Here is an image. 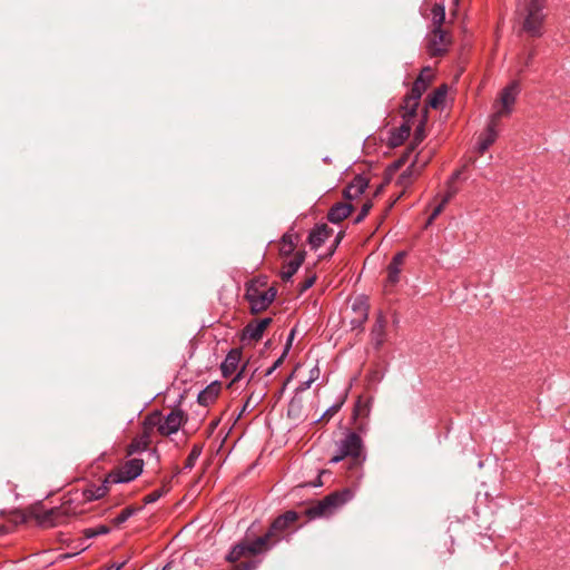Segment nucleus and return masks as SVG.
<instances>
[{
  "instance_id": "nucleus-1",
  "label": "nucleus",
  "mask_w": 570,
  "mask_h": 570,
  "mask_svg": "<svg viewBox=\"0 0 570 570\" xmlns=\"http://www.w3.org/2000/svg\"><path fill=\"white\" fill-rule=\"evenodd\" d=\"M287 527L288 523H285V519L281 518L279 515L277 519L274 520L269 531L265 535L258 537L253 541H243L233 547V549L227 556L228 561L235 562L245 556L257 554L268 550L273 546V542H271L272 538L277 532L284 531Z\"/></svg>"
},
{
  "instance_id": "nucleus-2",
  "label": "nucleus",
  "mask_w": 570,
  "mask_h": 570,
  "mask_svg": "<svg viewBox=\"0 0 570 570\" xmlns=\"http://www.w3.org/2000/svg\"><path fill=\"white\" fill-rule=\"evenodd\" d=\"M546 2L547 0H519V4L523 6L522 29L531 37H540L543 33Z\"/></svg>"
},
{
  "instance_id": "nucleus-3",
  "label": "nucleus",
  "mask_w": 570,
  "mask_h": 570,
  "mask_svg": "<svg viewBox=\"0 0 570 570\" xmlns=\"http://www.w3.org/2000/svg\"><path fill=\"white\" fill-rule=\"evenodd\" d=\"M336 454L330 460L338 463L345 458H351L353 464L358 466L365 461L364 446L361 436L355 432H348L336 443Z\"/></svg>"
},
{
  "instance_id": "nucleus-4",
  "label": "nucleus",
  "mask_w": 570,
  "mask_h": 570,
  "mask_svg": "<svg viewBox=\"0 0 570 570\" xmlns=\"http://www.w3.org/2000/svg\"><path fill=\"white\" fill-rule=\"evenodd\" d=\"M265 286L266 282L262 279L252 281L246 286L245 297L248 301L253 313L265 311L276 297V288H264Z\"/></svg>"
},
{
  "instance_id": "nucleus-5",
  "label": "nucleus",
  "mask_w": 570,
  "mask_h": 570,
  "mask_svg": "<svg viewBox=\"0 0 570 570\" xmlns=\"http://www.w3.org/2000/svg\"><path fill=\"white\" fill-rule=\"evenodd\" d=\"M352 497L353 494L348 489L331 493L309 508L308 513L313 518L330 517L348 502Z\"/></svg>"
},
{
  "instance_id": "nucleus-6",
  "label": "nucleus",
  "mask_w": 570,
  "mask_h": 570,
  "mask_svg": "<svg viewBox=\"0 0 570 570\" xmlns=\"http://www.w3.org/2000/svg\"><path fill=\"white\" fill-rule=\"evenodd\" d=\"M185 421V414L181 410H173L168 415L161 417L159 413L150 414L146 419V424L157 425L163 435L176 433Z\"/></svg>"
},
{
  "instance_id": "nucleus-7",
  "label": "nucleus",
  "mask_w": 570,
  "mask_h": 570,
  "mask_svg": "<svg viewBox=\"0 0 570 570\" xmlns=\"http://www.w3.org/2000/svg\"><path fill=\"white\" fill-rule=\"evenodd\" d=\"M520 94V85L518 81L510 82L502 89L499 97V105L495 106V111L491 115L494 119H501L511 114L513 105Z\"/></svg>"
},
{
  "instance_id": "nucleus-8",
  "label": "nucleus",
  "mask_w": 570,
  "mask_h": 570,
  "mask_svg": "<svg viewBox=\"0 0 570 570\" xmlns=\"http://www.w3.org/2000/svg\"><path fill=\"white\" fill-rule=\"evenodd\" d=\"M144 468L141 459H131L127 461L119 471L109 475L112 483H127L138 478Z\"/></svg>"
},
{
  "instance_id": "nucleus-9",
  "label": "nucleus",
  "mask_w": 570,
  "mask_h": 570,
  "mask_svg": "<svg viewBox=\"0 0 570 570\" xmlns=\"http://www.w3.org/2000/svg\"><path fill=\"white\" fill-rule=\"evenodd\" d=\"M429 80L423 79V73H420L415 82L413 83L410 95L405 98V115L414 116L419 100L422 94L426 90Z\"/></svg>"
},
{
  "instance_id": "nucleus-10",
  "label": "nucleus",
  "mask_w": 570,
  "mask_h": 570,
  "mask_svg": "<svg viewBox=\"0 0 570 570\" xmlns=\"http://www.w3.org/2000/svg\"><path fill=\"white\" fill-rule=\"evenodd\" d=\"M499 122L500 119H494V117L490 116L485 130L479 136L476 149L480 154L485 153L497 140L499 136Z\"/></svg>"
},
{
  "instance_id": "nucleus-11",
  "label": "nucleus",
  "mask_w": 570,
  "mask_h": 570,
  "mask_svg": "<svg viewBox=\"0 0 570 570\" xmlns=\"http://www.w3.org/2000/svg\"><path fill=\"white\" fill-rule=\"evenodd\" d=\"M450 40L442 28H434L430 35L428 50L431 56H440L448 49Z\"/></svg>"
},
{
  "instance_id": "nucleus-12",
  "label": "nucleus",
  "mask_w": 570,
  "mask_h": 570,
  "mask_svg": "<svg viewBox=\"0 0 570 570\" xmlns=\"http://www.w3.org/2000/svg\"><path fill=\"white\" fill-rule=\"evenodd\" d=\"M387 321L382 312L377 314L376 321L371 331L372 342L375 348H380L385 342V330H386Z\"/></svg>"
},
{
  "instance_id": "nucleus-13",
  "label": "nucleus",
  "mask_w": 570,
  "mask_h": 570,
  "mask_svg": "<svg viewBox=\"0 0 570 570\" xmlns=\"http://www.w3.org/2000/svg\"><path fill=\"white\" fill-rule=\"evenodd\" d=\"M242 352L237 348L230 350L220 365L222 374L224 377L233 375L239 365Z\"/></svg>"
},
{
  "instance_id": "nucleus-14",
  "label": "nucleus",
  "mask_w": 570,
  "mask_h": 570,
  "mask_svg": "<svg viewBox=\"0 0 570 570\" xmlns=\"http://www.w3.org/2000/svg\"><path fill=\"white\" fill-rule=\"evenodd\" d=\"M368 185V180L364 176H356L345 188L344 196L347 199H355L362 195Z\"/></svg>"
},
{
  "instance_id": "nucleus-15",
  "label": "nucleus",
  "mask_w": 570,
  "mask_h": 570,
  "mask_svg": "<svg viewBox=\"0 0 570 570\" xmlns=\"http://www.w3.org/2000/svg\"><path fill=\"white\" fill-rule=\"evenodd\" d=\"M287 416L294 421H303L305 419L304 413V400L298 393H294L287 407Z\"/></svg>"
},
{
  "instance_id": "nucleus-16",
  "label": "nucleus",
  "mask_w": 570,
  "mask_h": 570,
  "mask_svg": "<svg viewBox=\"0 0 570 570\" xmlns=\"http://www.w3.org/2000/svg\"><path fill=\"white\" fill-rule=\"evenodd\" d=\"M353 210V206L346 203L335 204L327 214V219L331 223L337 224L350 216Z\"/></svg>"
},
{
  "instance_id": "nucleus-17",
  "label": "nucleus",
  "mask_w": 570,
  "mask_h": 570,
  "mask_svg": "<svg viewBox=\"0 0 570 570\" xmlns=\"http://www.w3.org/2000/svg\"><path fill=\"white\" fill-rule=\"evenodd\" d=\"M428 161L429 158L421 160V155H416L411 166L407 169H405L400 176L399 184L402 186H406L407 184H410L412 176L419 174V170L423 168L428 164Z\"/></svg>"
},
{
  "instance_id": "nucleus-18",
  "label": "nucleus",
  "mask_w": 570,
  "mask_h": 570,
  "mask_svg": "<svg viewBox=\"0 0 570 570\" xmlns=\"http://www.w3.org/2000/svg\"><path fill=\"white\" fill-rule=\"evenodd\" d=\"M405 256H406L405 252H399L392 258V262L390 263V265L387 267V281L392 285L399 282L401 266L405 259Z\"/></svg>"
},
{
  "instance_id": "nucleus-19",
  "label": "nucleus",
  "mask_w": 570,
  "mask_h": 570,
  "mask_svg": "<svg viewBox=\"0 0 570 570\" xmlns=\"http://www.w3.org/2000/svg\"><path fill=\"white\" fill-rule=\"evenodd\" d=\"M111 480L108 478L100 484H91L83 491V497L88 501L99 500L105 497L109 490L108 484Z\"/></svg>"
},
{
  "instance_id": "nucleus-20",
  "label": "nucleus",
  "mask_w": 570,
  "mask_h": 570,
  "mask_svg": "<svg viewBox=\"0 0 570 570\" xmlns=\"http://www.w3.org/2000/svg\"><path fill=\"white\" fill-rule=\"evenodd\" d=\"M330 232L326 225L316 226L308 236V243L312 248L317 249L321 247L325 240L328 238Z\"/></svg>"
},
{
  "instance_id": "nucleus-21",
  "label": "nucleus",
  "mask_w": 570,
  "mask_h": 570,
  "mask_svg": "<svg viewBox=\"0 0 570 570\" xmlns=\"http://www.w3.org/2000/svg\"><path fill=\"white\" fill-rule=\"evenodd\" d=\"M304 262V254L298 253L296 257L288 263L285 264L281 272V277L283 281L287 282L289 281L293 275L298 271V268L302 266Z\"/></svg>"
},
{
  "instance_id": "nucleus-22",
  "label": "nucleus",
  "mask_w": 570,
  "mask_h": 570,
  "mask_svg": "<svg viewBox=\"0 0 570 570\" xmlns=\"http://www.w3.org/2000/svg\"><path fill=\"white\" fill-rule=\"evenodd\" d=\"M352 311L357 316L358 323H365L368 317V304L364 296H358L352 304Z\"/></svg>"
},
{
  "instance_id": "nucleus-23",
  "label": "nucleus",
  "mask_w": 570,
  "mask_h": 570,
  "mask_svg": "<svg viewBox=\"0 0 570 570\" xmlns=\"http://www.w3.org/2000/svg\"><path fill=\"white\" fill-rule=\"evenodd\" d=\"M219 390H220V386L216 382L208 385L205 390H203L198 394L197 400H198L199 404H202V405L210 404L217 397Z\"/></svg>"
},
{
  "instance_id": "nucleus-24",
  "label": "nucleus",
  "mask_w": 570,
  "mask_h": 570,
  "mask_svg": "<svg viewBox=\"0 0 570 570\" xmlns=\"http://www.w3.org/2000/svg\"><path fill=\"white\" fill-rule=\"evenodd\" d=\"M263 334L264 333H263L262 328L258 326V324L256 322H249L244 328L243 338L258 341L263 336Z\"/></svg>"
},
{
  "instance_id": "nucleus-25",
  "label": "nucleus",
  "mask_w": 570,
  "mask_h": 570,
  "mask_svg": "<svg viewBox=\"0 0 570 570\" xmlns=\"http://www.w3.org/2000/svg\"><path fill=\"white\" fill-rule=\"evenodd\" d=\"M410 126L407 124H403L400 126V128L394 131L391 136V144L393 146L401 145L410 135Z\"/></svg>"
},
{
  "instance_id": "nucleus-26",
  "label": "nucleus",
  "mask_w": 570,
  "mask_h": 570,
  "mask_svg": "<svg viewBox=\"0 0 570 570\" xmlns=\"http://www.w3.org/2000/svg\"><path fill=\"white\" fill-rule=\"evenodd\" d=\"M295 239H296V236L294 234L286 233L285 235H283L282 247H281L282 255L287 256L294 252Z\"/></svg>"
},
{
  "instance_id": "nucleus-27",
  "label": "nucleus",
  "mask_w": 570,
  "mask_h": 570,
  "mask_svg": "<svg viewBox=\"0 0 570 570\" xmlns=\"http://www.w3.org/2000/svg\"><path fill=\"white\" fill-rule=\"evenodd\" d=\"M432 20L434 28H441L445 20V9L441 3H435L432 8Z\"/></svg>"
},
{
  "instance_id": "nucleus-28",
  "label": "nucleus",
  "mask_w": 570,
  "mask_h": 570,
  "mask_svg": "<svg viewBox=\"0 0 570 570\" xmlns=\"http://www.w3.org/2000/svg\"><path fill=\"white\" fill-rule=\"evenodd\" d=\"M139 510L140 508L127 507L112 520V523L115 525H120L124 522H126L130 517L136 514Z\"/></svg>"
},
{
  "instance_id": "nucleus-29",
  "label": "nucleus",
  "mask_w": 570,
  "mask_h": 570,
  "mask_svg": "<svg viewBox=\"0 0 570 570\" xmlns=\"http://www.w3.org/2000/svg\"><path fill=\"white\" fill-rule=\"evenodd\" d=\"M446 91L445 86L438 88L430 98V106L432 108H438L444 101Z\"/></svg>"
},
{
  "instance_id": "nucleus-30",
  "label": "nucleus",
  "mask_w": 570,
  "mask_h": 570,
  "mask_svg": "<svg viewBox=\"0 0 570 570\" xmlns=\"http://www.w3.org/2000/svg\"><path fill=\"white\" fill-rule=\"evenodd\" d=\"M294 335H295V330H292L291 333H289V336L287 338V343H286V346H285V350H284L283 354L275 361L273 366L267 371V374H271L273 371H275L283 363L284 358L286 357V355L288 353V350L291 348Z\"/></svg>"
},
{
  "instance_id": "nucleus-31",
  "label": "nucleus",
  "mask_w": 570,
  "mask_h": 570,
  "mask_svg": "<svg viewBox=\"0 0 570 570\" xmlns=\"http://www.w3.org/2000/svg\"><path fill=\"white\" fill-rule=\"evenodd\" d=\"M147 440L145 438L142 439H139V440H135L134 442H131V444L129 445V451L128 453L129 454H132L135 452H139V451H144L146 448H147Z\"/></svg>"
},
{
  "instance_id": "nucleus-32",
  "label": "nucleus",
  "mask_w": 570,
  "mask_h": 570,
  "mask_svg": "<svg viewBox=\"0 0 570 570\" xmlns=\"http://www.w3.org/2000/svg\"><path fill=\"white\" fill-rule=\"evenodd\" d=\"M371 208H372V202L368 200V202L364 203L358 215L355 218V223L356 224L361 223L367 216Z\"/></svg>"
},
{
  "instance_id": "nucleus-33",
  "label": "nucleus",
  "mask_w": 570,
  "mask_h": 570,
  "mask_svg": "<svg viewBox=\"0 0 570 570\" xmlns=\"http://www.w3.org/2000/svg\"><path fill=\"white\" fill-rule=\"evenodd\" d=\"M199 455H200V449L194 448L187 458L185 468L191 469L195 464V461L198 459Z\"/></svg>"
},
{
  "instance_id": "nucleus-34",
  "label": "nucleus",
  "mask_w": 570,
  "mask_h": 570,
  "mask_svg": "<svg viewBox=\"0 0 570 570\" xmlns=\"http://www.w3.org/2000/svg\"><path fill=\"white\" fill-rule=\"evenodd\" d=\"M164 493H165L164 490H155L145 497L144 502L146 504L154 503V502L158 501L163 497Z\"/></svg>"
},
{
  "instance_id": "nucleus-35",
  "label": "nucleus",
  "mask_w": 570,
  "mask_h": 570,
  "mask_svg": "<svg viewBox=\"0 0 570 570\" xmlns=\"http://www.w3.org/2000/svg\"><path fill=\"white\" fill-rule=\"evenodd\" d=\"M458 193V188L454 186V184L452 183H448V186H446V193L445 195L443 196L442 200L444 203H449L450 199Z\"/></svg>"
},
{
  "instance_id": "nucleus-36",
  "label": "nucleus",
  "mask_w": 570,
  "mask_h": 570,
  "mask_svg": "<svg viewBox=\"0 0 570 570\" xmlns=\"http://www.w3.org/2000/svg\"><path fill=\"white\" fill-rule=\"evenodd\" d=\"M314 382V377H308L305 382H302L295 390V393L302 395L303 392L311 387V384Z\"/></svg>"
},
{
  "instance_id": "nucleus-37",
  "label": "nucleus",
  "mask_w": 570,
  "mask_h": 570,
  "mask_svg": "<svg viewBox=\"0 0 570 570\" xmlns=\"http://www.w3.org/2000/svg\"><path fill=\"white\" fill-rule=\"evenodd\" d=\"M446 203H444L443 200H441V203L433 209L430 218H429V223H431L432 220H434L443 210V208L445 207Z\"/></svg>"
},
{
  "instance_id": "nucleus-38",
  "label": "nucleus",
  "mask_w": 570,
  "mask_h": 570,
  "mask_svg": "<svg viewBox=\"0 0 570 570\" xmlns=\"http://www.w3.org/2000/svg\"><path fill=\"white\" fill-rule=\"evenodd\" d=\"M340 409H341V404H335V405L331 406L330 409H327V410L323 413V415H322L320 419L315 420V422H318V421H321V420H322V419H324V417L332 416V415H333V414H335Z\"/></svg>"
},
{
  "instance_id": "nucleus-39",
  "label": "nucleus",
  "mask_w": 570,
  "mask_h": 570,
  "mask_svg": "<svg viewBox=\"0 0 570 570\" xmlns=\"http://www.w3.org/2000/svg\"><path fill=\"white\" fill-rule=\"evenodd\" d=\"M281 518H284L285 519V523L289 524V523H292V522L297 520V513L294 512V511H287L286 513L281 515Z\"/></svg>"
},
{
  "instance_id": "nucleus-40",
  "label": "nucleus",
  "mask_w": 570,
  "mask_h": 570,
  "mask_svg": "<svg viewBox=\"0 0 570 570\" xmlns=\"http://www.w3.org/2000/svg\"><path fill=\"white\" fill-rule=\"evenodd\" d=\"M256 323L258 324V326L262 328V331L264 333L265 330L268 327V325L272 323V318L271 317H265V318H262L259 321H256Z\"/></svg>"
},
{
  "instance_id": "nucleus-41",
  "label": "nucleus",
  "mask_w": 570,
  "mask_h": 570,
  "mask_svg": "<svg viewBox=\"0 0 570 570\" xmlns=\"http://www.w3.org/2000/svg\"><path fill=\"white\" fill-rule=\"evenodd\" d=\"M256 323L258 324V326L262 328V331L264 333L265 330L268 327V325L272 323V318L271 317H265V318H262L259 321H256Z\"/></svg>"
},
{
  "instance_id": "nucleus-42",
  "label": "nucleus",
  "mask_w": 570,
  "mask_h": 570,
  "mask_svg": "<svg viewBox=\"0 0 570 570\" xmlns=\"http://www.w3.org/2000/svg\"><path fill=\"white\" fill-rule=\"evenodd\" d=\"M53 513H55L53 510H49V511L45 512V514L42 517H38L39 521L41 523L51 522V517L53 515Z\"/></svg>"
},
{
  "instance_id": "nucleus-43",
  "label": "nucleus",
  "mask_w": 570,
  "mask_h": 570,
  "mask_svg": "<svg viewBox=\"0 0 570 570\" xmlns=\"http://www.w3.org/2000/svg\"><path fill=\"white\" fill-rule=\"evenodd\" d=\"M95 530L97 535L108 534L110 532V528L104 524L98 525Z\"/></svg>"
},
{
  "instance_id": "nucleus-44",
  "label": "nucleus",
  "mask_w": 570,
  "mask_h": 570,
  "mask_svg": "<svg viewBox=\"0 0 570 570\" xmlns=\"http://www.w3.org/2000/svg\"><path fill=\"white\" fill-rule=\"evenodd\" d=\"M315 279H316V277H315V276L308 277V278L304 282V284H303V286H302V291H306V289H308L309 287H312V286L314 285V283H315Z\"/></svg>"
},
{
  "instance_id": "nucleus-45",
  "label": "nucleus",
  "mask_w": 570,
  "mask_h": 570,
  "mask_svg": "<svg viewBox=\"0 0 570 570\" xmlns=\"http://www.w3.org/2000/svg\"><path fill=\"white\" fill-rule=\"evenodd\" d=\"M83 535H85L87 539H91V538L97 537L95 528H87V529H85V530H83Z\"/></svg>"
},
{
  "instance_id": "nucleus-46",
  "label": "nucleus",
  "mask_w": 570,
  "mask_h": 570,
  "mask_svg": "<svg viewBox=\"0 0 570 570\" xmlns=\"http://www.w3.org/2000/svg\"><path fill=\"white\" fill-rule=\"evenodd\" d=\"M244 372H245V365L238 371V373L235 375V377L233 379L230 384H235L236 382L240 381L242 377L244 376Z\"/></svg>"
},
{
  "instance_id": "nucleus-47",
  "label": "nucleus",
  "mask_w": 570,
  "mask_h": 570,
  "mask_svg": "<svg viewBox=\"0 0 570 570\" xmlns=\"http://www.w3.org/2000/svg\"><path fill=\"white\" fill-rule=\"evenodd\" d=\"M126 561L124 562H120V563H111L110 566H108L106 568V570H121L122 567L125 566Z\"/></svg>"
},
{
  "instance_id": "nucleus-48",
  "label": "nucleus",
  "mask_w": 570,
  "mask_h": 570,
  "mask_svg": "<svg viewBox=\"0 0 570 570\" xmlns=\"http://www.w3.org/2000/svg\"><path fill=\"white\" fill-rule=\"evenodd\" d=\"M423 139V130L422 128H417L416 129V132H415V137H414V140L416 144H420Z\"/></svg>"
},
{
  "instance_id": "nucleus-49",
  "label": "nucleus",
  "mask_w": 570,
  "mask_h": 570,
  "mask_svg": "<svg viewBox=\"0 0 570 570\" xmlns=\"http://www.w3.org/2000/svg\"><path fill=\"white\" fill-rule=\"evenodd\" d=\"M421 73H423V79H426L430 81L431 79V69L429 67L424 68Z\"/></svg>"
},
{
  "instance_id": "nucleus-50",
  "label": "nucleus",
  "mask_w": 570,
  "mask_h": 570,
  "mask_svg": "<svg viewBox=\"0 0 570 570\" xmlns=\"http://www.w3.org/2000/svg\"><path fill=\"white\" fill-rule=\"evenodd\" d=\"M364 323H358L357 322V316H354L352 320H351V326L352 328H358V327H362Z\"/></svg>"
},
{
  "instance_id": "nucleus-51",
  "label": "nucleus",
  "mask_w": 570,
  "mask_h": 570,
  "mask_svg": "<svg viewBox=\"0 0 570 570\" xmlns=\"http://www.w3.org/2000/svg\"><path fill=\"white\" fill-rule=\"evenodd\" d=\"M320 370L318 367H313L309 372V377H314V381L318 379Z\"/></svg>"
},
{
  "instance_id": "nucleus-52",
  "label": "nucleus",
  "mask_w": 570,
  "mask_h": 570,
  "mask_svg": "<svg viewBox=\"0 0 570 570\" xmlns=\"http://www.w3.org/2000/svg\"><path fill=\"white\" fill-rule=\"evenodd\" d=\"M461 173H462L461 170L454 171L448 183L454 184V181L460 178Z\"/></svg>"
},
{
  "instance_id": "nucleus-53",
  "label": "nucleus",
  "mask_w": 570,
  "mask_h": 570,
  "mask_svg": "<svg viewBox=\"0 0 570 570\" xmlns=\"http://www.w3.org/2000/svg\"><path fill=\"white\" fill-rule=\"evenodd\" d=\"M533 55H534L533 52H530V53L528 55V57H527V58H525V60H524V66H529V65H530V61H531V59L533 58Z\"/></svg>"
},
{
  "instance_id": "nucleus-54",
  "label": "nucleus",
  "mask_w": 570,
  "mask_h": 570,
  "mask_svg": "<svg viewBox=\"0 0 570 570\" xmlns=\"http://www.w3.org/2000/svg\"><path fill=\"white\" fill-rule=\"evenodd\" d=\"M455 2H458V0H454Z\"/></svg>"
}]
</instances>
